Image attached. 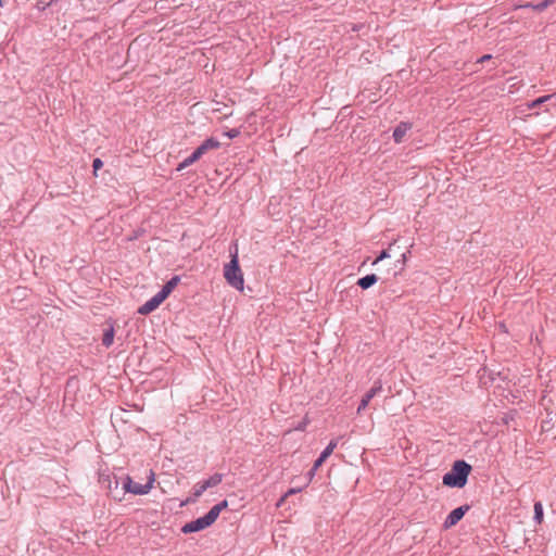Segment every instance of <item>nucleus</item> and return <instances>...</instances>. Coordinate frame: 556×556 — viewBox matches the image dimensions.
I'll return each instance as SVG.
<instances>
[{
	"mask_svg": "<svg viewBox=\"0 0 556 556\" xmlns=\"http://www.w3.org/2000/svg\"><path fill=\"white\" fill-rule=\"evenodd\" d=\"M163 301L164 299L162 298V295L156 293L138 308V313L140 315H148L154 309H156L162 304Z\"/></svg>",
	"mask_w": 556,
	"mask_h": 556,
	"instance_id": "0eeeda50",
	"label": "nucleus"
},
{
	"mask_svg": "<svg viewBox=\"0 0 556 556\" xmlns=\"http://www.w3.org/2000/svg\"><path fill=\"white\" fill-rule=\"evenodd\" d=\"M201 159V155L194 150L188 157H186L177 167V170H182L184 168L192 165L198 160Z\"/></svg>",
	"mask_w": 556,
	"mask_h": 556,
	"instance_id": "f8f14e48",
	"label": "nucleus"
},
{
	"mask_svg": "<svg viewBox=\"0 0 556 556\" xmlns=\"http://www.w3.org/2000/svg\"><path fill=\"white\" fill-rule=\"evenodd\" d=\"M154 481L155 475L153 470H149L148 481L144 484L135 482L129 476H126L123 481V489L127 493L135 495H146L151 491Z\"/></svg>",
	"mask_w": 556,
	"mask_h": 556,
	"instance_id": "7ed1b4c3",
	"label": "nucleus"
},
{
	"mask_svg": "<svg viewBox=\"0 0 556 556\" xmlns=\"http://www.w3.org/2000/svg\"><path fill=\"white\" fill-rule=\"evenodd\" d=\"M220 147V142L214 138V137H211V138H207L206 140H204L197 149L195 151L202 156L204 155L207 151L210 150H214V149H218Z\"/></svg>",
	"mask_w": 556,
	"mask_h": 556,
	"instance_id": "6e6552de",
	"label": "nucleus"
},
{
	"mask_svg": "<svg viewBox=\"0 0 556 556\" xmlns=\"http://www.w3.org/2000/svg\"><path fill=\"white\" fill-rule=\"evenodd\" d=\"M222 511L214 505L205 515L204 517L208 521L210 526L213 525L216 519L218 518L219 514Z\"/></svg>",
	"mask_w": 556,
	"mask_h": 556,
	"instance_id": "2eb2a0df",
	"label": "nucleus"
},
{
	"mask_svg": "<svg viewBox=\"0 0 556 556\" xmlns=\"http://www.w3.org/2000/svg\"><path fill=\"white\" fill-rule=\"evenodd\" d=\"M491 58H492V55H490V54H484V55H482V56L478 60V62H479V63H483V62H485V61L490 60Z\"/></svg>",
	"mask_w": 556,
	"mask_h": 556,
	"instance_id": "c756f323",
	"label": "nucleus"
},
{
	"mask_svg": "<svg viewBox=\"0 0 556 556\" xmlns=\"http://www.w3.org/2000/svg\"><path fill=\"white\" fill-rule=\"evenodd\" d=\"M326 459L323 458L320 455L319 457L314 462V465L312 467V471H316L325 462Z\"/></svg>",
	"mask_w": 556,
	"mask_h": 556,
	"instance_id": "5701e85b",
	"label": "nucleus"
},
{
	"mask_svg": "<svg viewBox=\"0 0 556 556\" xmlns=\"http://www.w3.org/2000/svg\"><path fill=\"white\" fill-rule=\"evenodd\" d=\"M534 520L541 523L543 520V505L541 502L534 503Z\"/></svg>",
	"mask_w": 556,
	"mask_h": 556,
	"instance_id": "a211bd4d",
	"label": "nucleus"
},
{
	"mask_svg": "<svg viewBox=\"0 0 556 556\" xmlns=\"http://www.w3.org/2000/svg\"><path fill=\"white\" fill-rule=\"evenodd\" d=\"M224 277L229 286L242 291L244 288V279L242 270L239 266L237 245L230 250V262L224 267Z\"/></svg>",
	"mask_w": 556,
	"mask_h": 556,
	"instance_id": "f03ea898",
	"label": "nucleus"
},
{
	"mask_svg": "<svg viewBox=\"0 0 556 556\" xmlns=\"http://www.w3.org/2000/svg\"><path fill=\"white\" fill-rule=\"evenodd\" d=\"M525 8H531V9H533L536 12H543L546 9V4H544V2L541 1V2H539L536 4L527 3L525 5Z\"/></svg>",
	"mask_w": 556,
	"mask_h": 556,
	"instance_id": "aec40b11",
	"label": "nucleus"
},
{
	"mask_svg": "<svg viewBox=\"0 0 556 556\" xmlns=\"http://www.w3.org/2000/svg\"><path fill=\"white\" fill-rule=\"evenodd\" d=\"M210 527L208 521L204 516L197 518L195 520H192L190 522H187L182 528L181 531L184 533H192L201 531L205 528Z\"/></svg>",
	"mask_w": 556,
	"mask_h": 556,
	"instance_id": "423d86ee",
	"label": "nucleus"
},
{
	"mask_svg": "<svg viewBox=\"0 0 556 556\" xmlns=\"http://www.w3.org/2000/svg\"><path fill=\"white\" fill-rule=\"evenodd\" d=\"M338 443H339V439H332L326 447L330 448L333 452V450L337 447Z\"/></svg>",
	"mask_w": 556,
	"mask_h": 556,
	"instance_id": "a878e982",
	"label": "nucleus"
},
{
	"mask_svg": "<svg viewBox=\"0 0 556 556\" xmlns=\"http://www.w3.org/2000/svg\"><path fill=\"white\" fill-rule=\"evenodd\" d=\"M102 166H103V162L99 157L93 160L92 167H93L94 173H97V170H99Z\"/></svg>",
	"mask_w": 556,
	"mask_h": 556,
	"instance_id": "b1692460",
	"label": "nucleus"
},
{
	"mask_svg": "<svg viewBox=\"0 0 556 556\" xmlns=\"http://www.w3.org/2000/svg\"><path fill=\"white\" fill-rule=\"evenodd\" d=\"M543 2H544V4H546V9H547L549 5L554 4L556 2V0H543Z\"/></svg>",
	"mask_w": 556,
	"mask_h": 556,
	"instance_id": "7c9ffc66",
	"label": "nucleus"
},
{
	"mask_svg": "<svg viewBox=\"0 0 556 556\" xmlns=\"http://www.w3.org/2000/svg\"><path fill=\"white\" fill-rule=\"evenodd\" d=\"M553 96L552 94H547V96H543V97H540L531 102L528 103V108L529 109H535V108H539L540 105H542L543 103H545L546 101H548Z\"/></svg>",
	"mask_w": 556,
	"mask_h": 556,
	"instance_id": "f3484780",
	"label": "nucleus"
},
{
	"mask_svg": "<svg viewBox=\"0 0 556 556\" xmlns=\"http://www.w3.org/2000/svg\"><path fill=\"white\" fill-rule=\"evenodd\" d=\"M206 486H204V482L201 481V482H198L194 488H193V495L195 497H200L205 491H206Z\"/></svg>",
	"mask_w": 556,
	"mask_h": 556,
	"instance_id": "6ab92c4d",
	"label": "nucleus"
},
{
	"mask_svg": "<svg viewBox=\"0 0 556 556\" xmlns=\"http://www.w3.org/2000/svg\"><path fill=\"white\" fill-rule=\"evenodd\" d=\"M179 281V276L172 277L157 293L162 295V298L165 300L172 293V291L175 289Z\"/></svg>",
	"mask_w": 556,
	"mask_h": 556,
	"instance_id": "1a4fd4ad",
	"label": "nucleus"
},
{
	"mask_svg": "<svg viewBox=\"0 0 556 556\" xmlns=\"http://www.w3.org/2000/svg\"><path fill=\"white\" fill-rule=\"evenodd\" d=\"M390 257L389 250H383L380 255L372 262V265L378 264L380 261Z\"/></svg>",
	"mask_w": 556,
	"mask_h": 556,
	"instance_id": "412c9836",
	"label": "nucleus"
},
{
	"mask_svg": "<svg viewBox=\"0 0 556 556\" xmlns=\"http://www.w3.org/2000/svg\"><path fill=\"white\" fill-rule=\"evenodd\" d=\"M223 475L222 473H214L213 476H211L208 479L204 480V486H206V489H210V488H214L216 485H218L219 483H222L223 481Z\"/></svg>",
	"mask_w": 556,
	"mask_h": 556,
	"instance_id": "ddd939ff",
	"label": "nucleus"
},
{
	"mask_svg": "<svg viewBox=\"0 0 556 556\" xmlns=\"http://www.w3.org/2000/svg\"><path fill=\"white\" fill-rule=\"evenodd\" d=\"M332 454V451L328 447H325V450L320 453V456L325 459H327Z\"/></svg>",
	"mask_w": 556,
	"mask_h": 556,
	"instance_id": "cd10ccee",
	"label": "nucleus"
},
{
	"mask_svg": "<svg viewBox=\"0 0 556 556\" xmlns=\"http://www.w3.org/2000/svg\"><path fill=\"white\" fill-rule=\"evenodd\" d=\"M469 508V505H462L453 509L445 518L443 527L448 529L455 526L465 516Z\"/></svg>",
	"mask_w": 556,
	"mask_h": 556,
	"instance_id": "20e7f679",
	"label": "nucleus"
},
{
	"mask_svg": "<svg viewBox=\"0 0 556 556\" xmlns=\"http://www.w3.org/2000/svg\"><path fill=\"white\" fill-rule=\"evenodd\" d=\"M378 280V277L375 274L366 275L365 277H362L357 281V286L362 289L366 290L374 286Z\"/></svg>",
	"mask_w": 556,
	"mask_h": 556,
	"instance_id": "9b49d317",
	"label": "nucleus"
},
{
	"mask_svg": "<svg viewBox=\"0 0 556 556\" xmlns=\"http://www.w3.org/2000/svg\"><path fill=\"white\" fill-rule=\"evenodd\" d=\"M315 475V471L309 470V476L313 477Z\"/></svg>",
	"mask_w": 556,
	"mask_h": 556,
	"instance_id": "473e14b6",
	"label": "nucleus"
},
{
	"mask_svg": "<svg viewBox=\"0 0 556 556\" xmlns=\"http://www.w3.org/2000/svg\"><path fill=\"white\" fill-rule=\"evenodd\" d=\"M220 511L228 507L227 500H224L215 505Z\"/></svg>",
	"mask_w": 556,
	"mask_h": 556,
	"instance_id": "bb28decb",
	"label": "nucleus"
},
{
	"mask_svg": "<svg viewBox=\"0 0 556 556\" xmlns=\"http://www.w3.org/2000/svg\"><path fill=\"white\" fill-rule=\"evenodd\" d=\"M410 126L408 123H400L394 131H393V139L396 143L402 142L403 138L406 136L407 131L409 130Z\"/></svg>",
	"mask_w": 556,
	"mask_h": 556,
	"instance_id": "9d476101",
	"label": "nucleus"
},
{
	"mask_svg": "<svg viewBox=\"0 0 556 556\" xmlns=\"http://www.w3.org/2000/svg\"><path fill=\"white\" fill-rule=\"evenodd\" d=\"M222 511L214 505L205 515L204 517L208 521L210 526L213 525L216 519L218 518L219 514Z\"/></svg>",
	"mask_w": 556,
	"mask_h": 556,
	"instance_id": "dca6fc26",
	"label": "nucleus"
},
{
	"mask_svg": "<svg viewBox=\"0 0 556 556\" xmlns=\"http://www.w3.org/2000/svg\"><path fill=\"white\" fill-rule=\"evenodd\" d=\"M382 390V384L378 380L374 386L364 394L357 407V413L361 414L369 404V402Z\"/></svg>",
	"mask_w": 556,
	"mask_h": 556,
	"instance_id": "39448f33",
	"label": "nucleus"
},
{
	"mask_svg": "<svg viewBox=\"0 0 556 556\" xmlns=\"http://www.w3.org/2000/svg\"><path fill=\"white\" fill-rule=\"evenodd\" d=\"M406 254H407V253H403V254L401 255V260H399V261H397V263H401V264H402L401 269H402V268H403V266L405 265L406 257H407V256H406Z\"/></svg>",
	"mask_w": 556,
	"mask_h": 556,
	"instance_id": "c85d7f7f",
	"label": "nucleus"
},
{
	"mask_svg": "<svg viewBox=\"0 0 556 556\" xmlns=\"http://www.w3.org/2000/svg\"><path fill=\"white\" fill-rule=\"evenodd\" d=\"M301 491H302V489H301V488H298V489H290V490L285 494V496L281 498V501H280V502H282L286 497H288V496H290V495H292V494H295V493H298V492H301Z\"/></svg>",
	"mask_w": 556,
	"mask_h": 556,
	"instance_id": "393cba45",
	"label": "nucleus"
},
{
	"mask_svg": "<svg viewBox=\"0 0 556 556\" xmlns=\"http://www.w3.org/2000/svg\"><path fill=\"white\" fill-rule=\"evenodd\" d=\"M59 1H60V0H50V1L46 4V7H51V5H53V4H56Z\"/></svg>",
	"mask_w": 556,
	"mask_h": 556,
	"instance_id": "2f4dec72",
	"label": "nucleus"
},
{
	"mask_svg": "<svg viewBox=\"0 0 556 556\" xmlns=\"http://www.w3.org/2000/svg\"><path fill=\"white\" fill-rule=\"evenodd\" d=\"M114 340V328L110 327L108 330L104 331L103 338H102V344L105 348H109L112 345Z\"/></svg>",
	"mask_w": 556,
	"mask_h": 556,
	"instance_id": "4468645a",
	"label": "nucleus"
},
{
	"mask_svg": "<svg viewBox=\"0 0 556 556\" xmlns=\"http://www.w3.org/2000/svg\"><path fill=\"white\" fill-rule=\"evenodd\" d=\"M225 135L228 138L233 139V138H237L240 135V131L237 128H232V129L228 130L227 132H225Z\"/></svg>",
	"mask_w": 556,
	"mask_h": 556,
	"instance_id": "4be33fe9",
	"label": "nucleus"
},
{
	"mask_svg": "<svg viewBox=\"0 0 556 556\" xmlns=\"http://www.w3.org/2000/svg\"><path fill=\"white\" fill-rule=\"evenodd\" d=\"M471 469V466L467 462L463 459L456 460L451 470L443 476L442 482L448 488H464L468 481Z\"/></svg>",
	"mask_w": 556,
	"mask_h": 556,
	"instance_id": "f257e3e1",
	"label": "nucleus"
}]
</instances>
